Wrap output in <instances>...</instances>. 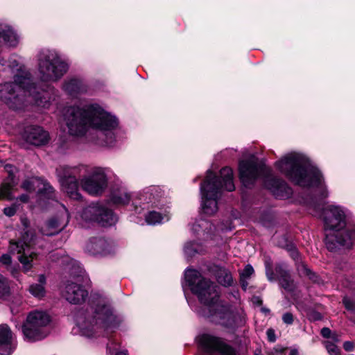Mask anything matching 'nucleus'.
I'll list each match as a JSON object with an SVG mask.
<instances>
[{"mask_svg": "<svg viewBox=\"0 0 355 355\" xmlns=\"http://www.w3.org/2000/svg\"><path fill=\"white\" fill-rule=\"evenodd\" d=\"M115 355H128L125 352H120L116 353Z\"/></svg>", "mask_w": 355, "mask_h": 355, "instance_id": "nucleus-51", "label": "nucleus"}, {"mask_svg": "<svg viewBox=\"0 0 355 355\" xmlns=\"http://www.w3.org/2000/svg\"><path fill=\"white\" fill-rule=\"evenodd\" d=\"M69 70V64L55 50L44 49L37 54L38 77L45 84L59 81Z\"/></svg>", "mask_w": 355, "mask_h": 355, "instance_id": "nucleus-9", "label": "nucleus"}, {"mask_svg": "<svg viewBox=\"0 0 355 355\" xmlns=\"http://www.w3.org/2000/svg\"><path fill=\"white\" fill-rule=\"evenodd\" d=\"M61 207L59 214L48 220L41 228L40 232L43 235L57 234L67 225L69 221V214L64 205H61Z\"/></svg>", "mask_w": 355, "mask_h": 355, "instance_id": "nucleus-14", "label": "nucleus"}, {"mask_svg": "<svg viewBox=\"0 0 355 355\" xmlns=\"http://www.w3.org/2000/svg\"><path fill=\"white\" fill-rule=\"evenodd\" d=\"M35 104H36L37 106H40L42 107H48L49 105V101L46 99V97L40 92H37L35 94Z\"/></svg>", "mask_w": 355, "mask_h": 355, "instance_id": "nucleus-35", "label": "nucleus"}, {"mask_svg": "<svg viewBox=\"0 0 355 355\" xmlns=\"http://www.w3.org/2000/svg\"><path fill=\"white\" fill-rule=\"evenodd\" d=\"M64 119L69 133L73 136L84 135L89 128L97 130L102 135L105 145L114 141V131L118 127V119L96 103L82 107L70 106L65 109Z\"/></svg>", "mask_w": 355, "mask_h": 355, "instance_id": "nucleus-2", "label": "nucleus"}, {"mask_svg": "<svg viewBox=\"0 0 355 355\" xmlns=\"http://www.w3.org/2000/svg\"><path fill=\"white\" fill-rule=\"evenodd\" d=\"M76 320L80 332L87 337H92L101 332L102 329L116 326V317L111 308L105 305L98 306L91 312L79 313Z\"/></svg>", "mask_w": 355, "mask_h": 355, "instance_id": "nucleus-8", "label": "nucleus"}, {"mask_svg": "<svg viewBox=\"0 0 355 355\" xmlns=\"http://www.w3.org/2000/svg\"><path fill=\"white\" fill-rule=\"evenodd\" d=\"M164 196L163 191L158 187L151 186L145 189L140 195L139 199L146 203L157 205Z\"/></svg>", "mask_w": 355, "mask_h": 355, "instance_id": "nucleus-21", "label": "nucleus"}, {"mask_svg": "<svg viewBox=\"0 0 355 355\" xmlns=\"http://www.w3.org/2000/svg\"><path fill=\"white\" fill-rule=\"evenodd\" d=\"M7 67L14 73L12 82H5L4 89H35L31 73L22 68L15 57L7 62Z\"/></svg>", "mask_w": 355, "mask_h": 355, "instance_id": "nucleus-12", "label": "nucleus"}, {"mask_svg": "<svg viewBox=\"0 0 355 355\" xmlns=\"http://www.w3.org/2000/svg\"><path fill=\"white\" fill-rule=\"evenodd\" d=\"M290 257L295 261L296 270L300 276L306 277L315 281V274L307 267L296 246L291 243H290Z\"/></svg>", "mask_w": 355, "mask_h": 355, "instance_id": "nucleus-18", "label": "nucleus"}, {"mask_svg": "<svg viewBox=\"0 0 355 355\" xmlns=\"http://www.w3.org/2000/svg\"><path fill=\"white\" fill-rule=\"evenodd\" d=\"M200 225H199V224H194L193 228L195 230H197V227H200Z\"/></svg>", "mask_w": 355, "mask_h": 355, "instance_id": "nucleus-52", "label": "nucleus"}, {"mask_svg": "<svg viewBox=\"0 0 355 355\" xmlns=\"http://www.w3.org/2000/svg\"><path fill=\"white\" fill-rule=\"evenodd\" d=\"M42 188L39 189L37 196L39 198L38 204L43 207L44 205L42 201L44 199L55 200L56 201V196L55 193L54 189L52 186L47 182H42Z\"/></svg>", "mask_w": 355, "mask_h": 355, "instance_id": "nucleus-25", "label": "nucleus"}, {"mask_svg": "<svg viewBox=\"0 0 355 355\" xmlns=\"http://www.w3.org/2000/svg\"><path fill=\"white\" fill-rule=\"evenodd\" d=\"M239 170L240 180L245 187H252L259 178L263 179L266 186L274 193L275 190L282 191L285 187L284 182L274 177L270 169L254 156L241 161Z\"/></svg>", "mask_w": 355, "mask_h": 355, "instance_id": "nucleus-7", "label": "nucleus"}, {"mask_svg": "<svg viewBox=\"0 0 355 355\" xmlns=\"http://www.w3.org/2000/svg\"><path fill=\"white\" fill-rule=\"evenodd\" d=\"M38 281H39V284H42L44 286L45 284H46V277L44 275H40L39 276V279H38Z\"/></svg>", "mask_w": 355, "mask_h": 355, "instance_id": "nucleus-48", "label": "nucleus"}, {"mask_svg": "<svg viewBox=\"0 0 355 355\" xmlns=\"http://www.w3.org/2000/svg\"><path fill=\"white\" fill-rule=\"evenodd\" d=\"M321 334L324 338H329L331 335V330L327 327H324L321 329Z\"/></svg>", "mask_w": 355, "mask_h": 355, "instance_id": "nucleus-45", "label": "nucleus"}, {"mask_svg": "<svg viewBox=\"0 0 355 355\" xmlns=\"http://www.w3.org/2000/svg\"><path fill=\"white\" fill-rule=\"evenodd\" d=\"M282 318L285 323H288V313H284Z\"/></svg>", "mask_w": 355, "mask_h": 355, "instance_id": "nucleus-49", "label": "nucleus"}, {"mask_svg": "<svg viewBox=\"0 0 355 355\" xmlns=\"http://www.w3.org/2000/svg\"><path fill=\"white\" fill-rule=\"evenodd\" d=\"M199 345L207 355H237L236 349L219 337L202 335L199 338Z\"/></svg>", "mask_w": 355, "mask_h": 355, "instance_id": "nucleus-13", "label": "nucleus"}, {"mask_svg": "<svg viewBox=\"0 0 355 355\" xmlns=\"http://www.w3.org/2000/svg\"><path fill=\"white\" fill-rule=\"evenodd\" d=\"M275 275L282 287L287 291L288 288V276L286 270L284 269L282 266H278L275 268Z\"/></svg>", "mask_w": 355, "mask_h": 355, "instance_id": "nucleus-26", "label": "nucleus"}, {"mask_svg": "<svg viewBox=\"0 0 355 355\" xmlns=\"http://www.w3.org/2000/svg\"><path fill=\"white\" fill-rule=\"evenodd\" d=\"M21 137L26 142L37 146L45 145L49 140L48 132L35 125H26L21 132Z\"/></svg>", "mask_w": 355, "mask_h": 355, "instance_id": "nucleus-15", "label": "nucleus"}, {"mask_svg": "<svg viewBox=\"0 0 355 355\" xmlns=\"http://www.w3.org/2000/svg\"><path fill=\"white\" fill-rule=\"evenodd\" d=\"M347 213L338 205H329L322 211L325 245L330 251L340 246L349 247L355 240V229H345Z\"/></svg>", "mask_w": 355, "mask_h": 355, "instance_id": "nucleus-5", "label": "nucleus"}, {"mask_svg": "<svg viewBox=\"0 0 355 355\" xmlns=\"http://www.w3.org/2000/svg\"><path fill=\"white\" fill-rule=\"evenodd\" d=\"M311 319L313 320H320L322 319V315L318 312H314L311 315Z\"/></svg>", "mask_w": 355, "mask_h": 355, "instance_id": "nucleus-46", "label": "nucleus"}, {"mask_svg": "<svg viewBox=\"0 0 355 355\" xmlns=\"http://www.w3.org/2000/svg\"><path fill=\"white\" fill-rule=\"evenodd\" d=\"M163 220L164 217L157 211H150L146 216V221L149 225L160 223Z\"/></svg>", "mask_w": 355, "mask_h": 355, "instance_id": "nucleus-32", "label": "nucleus"}, {"mask_svg": "<svg viewBox=\"0 0 355 355\" xmlns=\"http://www.w3.org/2000/svg\"><path fill=\"white\" fill-rule=\"evenodd\" d=\"M22 96L16 90H0V98L14 110L21 109L24 105Z\"/></svg>", "mask_w": 355, "mask_h": 355, "instance_id": "nucleus-20", "label": "nucleus"}, {"mask_svg": "<svg viewBox=\"0 0 355 355\" xmlns=\"http://www.w3.org/2000/svg\"><path fill=\"white\" fill-rule=\"evenodd\" d=\"M86 251L92 255H106L110 252V246L102 237L91 238L86 245Z\"/></svg>", "mask_w": 355, "mask_h": 355, "instance_id": "nucleus-19", "label": "nucleus"}, {"mask_svg": "<svg viewBox=\"0 0 355 355\" xmlns=\"http://www.w3.org/2000/svg\"><path fill=\"white\" fill-rule=\"evenodd\" d=\"M254 272V269L252 266L247 265L243 270L241 272V281H244L246 279H248Z\"/></svg>", "mask_w": 355, "mask_h": 355, "instance_id": "nucleus-36", "label": "nucleus"}, {"mask_svg": "<svg viewBox=\"0 0 355 355\" xmlns=\"http://www.w3.org/2000/svg\"><path fill=\"white\" fill-rule=\"evenodd\" d=\"M277 168L286 176L288 175V157L285 155L282 159L276 162Z\"/></svg>", "mask_w": 355, "mask_h": 355, "instance_id": "nucleus-34", "label": "nucleus"}, {"mask_svg": "<svg viewBox=\"0 0 355 355\" xmlns=\"http://www.w3.org/2000/svg\"><path fill=\"white\" fill-rule=\"evenodd\" d=\"M343 304L345 308L352 311H355V301L347 297H345L343 300Z\"/></svg>", "mask_w": 355, "mask_h": 355, "instance_id": "nucleus-39", "label": "nucleus"}, {"mask_svg": "<svg viewBox=\"0 0 355 355\" xmlns=\"http://www.w3.org/2000/svg\"><path fill=\"white\" fill-rule=\"evenodd\" d=\"M20 220L24 227L21 239L18 241L11 240L8 250L11 254H19L18 260L23 265L24 271L27 272L32 268L31 262L37 257L36 253L28 252L31 247L35 244L36 234L35 230L29 228L30 221L26 217H21Z\"/></svg>", "mask_w": 355, "mask_h": 355, "instance_id": "nucleus-10", "label": "nucleus"}, {"mask_svg": "<svg viewBox=\"0 0 355 355\" xmlns=\"http://www.w3.org/2000/svg\"><path fill=\"white\" fill-rule=\"evenodd\" d=\"M289 320H290V324H291V322H292V320H293V318H292V315H291V314H290Z\"/></svg>", "mask_w": 355, "mask_h": 355, "instance_id": "nucleus-53", "label": "nucleus"}, {"mask_svg": "<svg viewBox=\"0 0 355 355\" xmlns=\"http://www.w3.org/2000/svg\"><path fill=\"white\" fill-rule=\"evenodd\" d=\"M217 280L219 284L225 286H231L232 284V277L231 273L225 270L220 269L217 275Z\"/></svg>", "mask_w": 355, "mask_h": 355, "instance_id": "nucleus-27", "label": "nucleus"}, {"mask_svg": "<svg viewBox=\"0 0 355 355\" xmlns=\"http://www.w3.org/2000/svg\"><path fill=\"white\" fill-rule=\"evenodd\" d=\"M220 179L211 171H208L204 182L200 185L202 196V209L207 215H213L218 210V199L221 189L228 191L234 190L233 171L229 167L223 168L220 171Z\"/></svg>", "mask_w": 355, "mask_h": 355, "instance_id": "nucleus-6", "label": "nucleus"}, {"mask_svg": "<svg viewBox=\"0 0 355 355\" xmlns=\"http://www.w3.org/2000/svg\"><path fill=\"white\" fill-rule=\"evenodd\" d=\"M131 200L130 195L126 189L121 188L112 191L110 196L111 202L116 205H128Z\"/></svg>", "mask_w": 355, "mask_h": 355, "instance_id": "nucleus-22", "label": "nucleus"}, {"mask_svg": "<svg viewBox=\"0 0 355 355\" xmlns=\"http://www.w3.org/2000/svg\"><path fill=\"white\" fill-rule=\"evenodd\" d=\"M0 262L7 266H10L12 262L11 257L8 254H4L0 257Z\"/></svg>", "mask_w": 355, "mask_h": 355, "instance_id": "nucleus-41", "label": "nucleus"}, {"mask_svg": "<svg viewBox=\"0 0 355 355\" xmlns=\"http://www.w3.org/2000/svg\"><path fill=\"white\" fill-rule=\"evenodd\" d=\"M87 291L80 285L67 282L62 293L64 297L71 304H79L85 301Z\"/></svg>", "mask_w": 355, "mask_h": 355, "instance_id": "nucleus-16", "label": "nucleus"}, {"mask_svg": "<svg viewBox=\"0 0 355 355\" xmlns=\"http://www.w3.org/2000/svg\"><path fill=\"white\" fill-rule=\"evenodd\" d=\"M290 178L299 186L312 189L313 196L304 200V203L316 209L329 196L324 177L320 171L304 155L290 152Z\"/></svg>", "mask_w": 355, "mask_h": 355, "instance_id": "nucleus-4", "label": "nucleus"}, {"mask_svg": "<svg viewBox=\"0 0 355 355\" xmlns=\"http://www.w3.org/2000/svg\"><path fill=\"white\" fill-rule=\"evenodd\" d=\"M290 355H299L297 349H293L290 351Z\"/></svg>", "mask_w": 355, "mask_h": 355, "instance_id": "nucleus-50", "label": "nucleus"}, {"mask_svg": "<svg viewBox=\"0 0 355 355\" xmlns=\"http://www.w3.org/2000/svg\"><path fill=\"white\" fill-rule=\"evenodd\" d=\"M18 199L23 202H27L29 200V196L27 194H22Z\"/></svg>", "mask_w": 355, "mask_h": 355, "instance_id": "nucleus-47", "label": "nucleus"}, {"mask_svg": "<svg viewBox=\"0 0 355 355\" xmlns=\"http://www.w3.org/2000/svg\"><path fill=\"white\" fill-rule=\"evenodd\" d=\"M29 292L32 295L38 299L42 298L45 295V288L42 284H33L29 286Z\"/></svg>", "mask_w": 355, "mask_h": 355, "instance_id": "nucleus-30", "label": "nucleus"}, {"mask_svg": "<svg viewBox=\"0 0 355 355\" xmlns=\"http://www.w3.org/2000/svg\"><path fill=\"white\" fill-rule=\"evenodd\" d=\"M12 185L10 183L6 182L0 187V199H6L11 200L12 196L11 194Z\"/></svg>", "mask_w": 355, "mask_h": 355, "instance_id": "nucleus-33", "label": "nucleus"}, {"mask_svg": "<svg viewBox=\"0 0 355 355\" xmlns=\"http://www.w3.org/2000/svg\"><path fill=\"white\" fill-rule=\"evenodd\" d=\"M16 347L15 339L6 324L0 325V355H10Z\"/></svg>", "mask_w": 355, "mask_h": 355, "instance_id": "nucleus-17", "label": "nucleus"}, {"mask_svg": "<svg viewBox=\"0 0 355 355\" xmlns=\"http://www.w3.org/2000/svg\"><path fill=\"white\" fill-rule=\"evenodd\" d=\"M10 285L8 279L0 274V299H4L10 295Z\"/></svg>", "mask_w": 355, "mask_h": 355, "instance_id": "nucleus-29", "label": "nucleus"}, {"mask_svg": "<svg viewBox=\"0 0 355 355\" xmlns=\"http://www.w3.org/2000/svg\"><path fill=\"white\" fill-rule=\"evenodd\" d=\"M266 335H267V338H268V340L270 341V342H275V340H276V337H275V331L272 329H268L266 331Z\"/></svg>", "mask_w": 355, "mask_h": 355, "instance_id": "nucleus-43", "label": "nucleus"}, {"mask_svg": "<svg viewBox=\"0 0 355 355\" xmlns=\"http://www.w3.org/2000/svg\"><path fill=\"white\" fill-rule=\"evenodd\" d=\"M344 349L347 352H351L354 349V345L353 343L347 341L343 344Z\"/></svg>", "mask_w": 355, "mask_h": 355, "instance_id": "nucleus-44", "label": "nucleus"}, {"mask_svg": "<svg viewBox=\"0 0 355 355\" xmlns=\"http://www.w3.org/2000/svg\"><path fill=\"white\" fill-rule=\"evenodd\" d=\"M17 210V205L14 204L10 207H5L3 209V213L6 216L11 217L14 216Z\"/></svg>", "mask_w": 355, "mask_h": 355, "instance_id": "nucleus-40", "label": "nucleus"}, {"mask_svg": "<svg viewBox=\"0 0 355 355\" xmlns=\"http://www.w3.org/2000/svg\"><path fill=\"white\" fill-rule=\"evenodd\" d=\"M185 279L193 293L205 305L202 315L220 325L234 329L245 323V313L242 308H235L218 302L217 286L209 279L203 277L196 270L187 269Z\"/></svg>", "mask_w": 355, "mask_h": 355, "instance_id": "nucleus-1", "label": "nucleus"}, {"mask_svg": "<svg viewBox=\"0 0 355 355\" xmlns=\"http://www.w3.org/2000/svg\"><path fill=\"white\" fill-rule=\"evenodd\" d=\"M116 216L112 211L101 205V211H98V223L102 226H111L116 222Z\"/></svg>", "mask_w": 355, "mask_h": 355, "instance_id": "nucleus-23", "label": "nucleus"}, {"mask_svg": "<svg viewBox=\"0 0 355 355\" xmlns=\"http://www.w3.org/2000/svg\"><path fill=\"white\" fill-rule=\"evenodd\" d=\"M50 322L49 315L44 311H32L27 316L22 327L26 340L34 342L44 338L48 335L46 326Z\"/></svg>", "mask_w": 355, "mask_h": 355, "instance_id": "nucleus-11", "label": "nucleus"}, {"mask_svg": "<svg viewBox=\"0 0 355 355\" xmlns=\"http://www.w3.org/2000/svg\"><path fill=\"white\" fill-rule=\"evenodd\" d=\"M11 272H12V275L15 277V270H11Z\"/></svg>", "mask_w": 355, "mask_h": 355, "instance_id": "nucleus-54", "label": "nucleus"}, {"mask_svg": "<svg viewBox=\"0 0 355 355\" xmlns=\"http://www.w3.org/2000/svg\"><path fill=\"white\" fill-rule=\"evenodd\" d=\"M200 252V247L199 244L196 241L188 242L184 246V252L189 257H191L196 253H199Z\"/></svg>", "mask_w": 355, "mask_h": 355, "instance_id": "nucleus-31", "label": "nucleus"}, {"mask_svg": "<svg viewBox=\"0 0 355 355\" xmlns=\"http://www.w3.org/2000/svg\"><path fill=\"white\" fill-rule=\"evenodd\" d=\"M98 211H101V205L98 203H92L83 210L80 217L85 221L98 223Z\"/></svg>", "mask_w": 355, "mask_h": 355, "instance_id": "nucleus-24", "label": "nucleus"}, {"mask_svg": "<svg viewBox=\"0 0 355 355\" xmlns=\"http://www.w3.org/2000/svg\"><path fill=\"white\" fill-rule=\"evenodd\" d=\"M56 175L62 191L73 200L81 198L78 177H83L80 179V186L90 195L97 196L102 193L107 186L105 169L101 167L90 168L86 165L60 166L56 168Z\"/></svg>", "mask_w": 355, "mask_h": 355, "instance_id": "nucleus-3", "label": "nucleus"}, {"mask_svg": "<svg viewBox=\"0 0 355 355\" xmlns=\"http://www.w3.org/2000/svg\"><path fill=\"white\" fill-rule=\"evenodd\" d=\"M19 91H20V92H22V90H19ZM23 92H31V90H30V89H28V90H23Z\"/></svg>", "mask_w": 355, "mask_h": 355, "instance_id": "nucleus-55", "label": "nucleus"}, {"mask_svg": "<svg viewBox=\"0 0 355 355\" xmlns=\"http://www.w3.org/2000/svg\"><path fill=\"white\" fill-rule=\"evenodd\" d=\"M21 304V299L19 298L17 300V302H12L10 305V310H11V312L13 313V314H17L19 312V309H18V306H19L20 304Z\"/></svg>", "mask_w": 355, "mask_h": 355, "instance_id": "nucleus-42", "label": "nucleus"}, {"mask_svg": "<svg viewBox=\"0 0 355 355\" xmlns=\"http://www.w3.org/2000/svg\"><path fill=\"white\" fill-rule=\"evenodd\" d=\"M325 346L330 355H340L339 349L335 344L327 342Z\"/></svg>", "mask_w": 355, "mask_h": 355, "instance_id": "nucleus-38", "label": "nucleus"}, {"mask_svg": "<svg viewBox=\"0 0 355 355\" xmlns=\"http://www.w3.org/2000/svg\"><path fill=\"white\" fill-rule=\"evenodd\" d=\"M21 188L27 191L35 190V182L33 179H26L21 184Z\"/></svg>", "mask_w": 355, "mask_h": 355, "instance_id": "nucleus-37", "label": "nucleus"}, {"mask_svg": "<svg viewBox=\"0 0 355 355\" xmlns=\"http://www.w3.org/2000/svg\"><path fill=\"white\" fill-rule=\"evenodd\" d=\"M83 86V82L81 78L71 77L65 80L64 89H80Z\"/></svg>", "mask_w": 355, "mask_h": 355, "instance_id": "nucleus-28", "label": "nucleus"}]
</instances>
